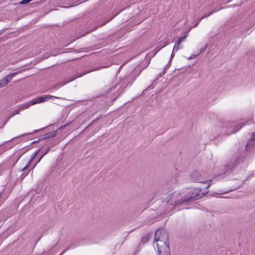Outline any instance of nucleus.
<instances>
[{
  "label": "nucleus",
  "mask_w": 255,
  "mask_h": 255,
  "mask_svg": "<svg viewBox=\"0 0 255 255\" xmlns=\"http://www.w3.org/2000/svg\"><path fill=\"white\" fill-rule=\"evenodd\" d=\"M154 243H169L168 233L165 230H157L155 233Z\"/></svg>",
  "instance_id": "f257e3e1"
},
{
  "label": "nucleus",
  "mask_w": 255,
  "mask_h": 255,
  "mask_svg": "<svg viewBox=\"0 0 255 255\" xmlns=\"http://www.w3.org/2000/svg\"><path fill=\"white\" fill-rule=\"evenodd\" d=\"M155 246L157 247L158 255H170L169 243H153V246Z\"/></svg>",
  "instance_id": "f03ea898"
},
{
  "label": "nucleus",
  "mask_w": 255,
  "mask_h": 255,
  "mask_svg": "<svg viewBox=\"0 0 255 255\" xmlns=\"http://www.w3.org/2000/svg\"><path fill=\"white\" fill-rule=\"evenodd\" d=\"M52 96L49 95H45L37 97L31 100L29 103H26L23 105V109L28 108L30 105H33L36 104L41 103L47 101L51 99Z\"/></svg>",
  "instance_id": "7ed1b4c3"
},
{
  "label": "nucleus",
  "mask_w": 255,
  "mask_h": 255,
  "mask_svg": "<svg viewBox=\"0 0 255 255\" xmlns=\"http://www.w3.org/2000/svg\"><path fill=\"white\" fill-rule=\"evenodd\" d=\"M197 191H195V192H193L189 196H187L186 199L183 200L180 203H178L177 201L175 202L176 205H178L179 204H181L182 203L189 201V200H196L198 199L201 197V196L200 195L199 193H197Z\"/></svg>",
  "instance_id": "20e7f679"
},
{
  "label": "nucleus",
  "mask_w": 255,
  "mask_h": 255,
  "mask_svg": "<svg viewBox=\"0 0 255 255\" xmlns=\"http://www.w3.org/2000/svg\"><path fill=\"white\" fill-rule=\"evenodd\" d=\"M17 72L13 73L5 77L3 79L0 80V88L6 86L10 81L11 80L13 76L15 75Z\"/></svg>",
  "instance_id": "39448f33"
},
{
  "label": "nucleus",
  "mask_w": 255,
  "mask_h": 255,
  "mask_svg": "<svg viewBox=\"0 0 255 255\" xmlns=\"http://www.w3.org/2000/svg\"><path fill=\"white\" fill-rule=\"evenodd\" d=\"M187 35H185L183 37H180L177 41V45L175 46L173 48V50H175V51H177L179 49L182 48L183 46L180 45V43L186 38Z\"/></svg>",
  "instance_id": "423d86ee"
},
{
  "label": "nucleus",
  "mask_w": 255,
  "mask_h": 255,
  "mask_svg": "<svg viewBox=\"0 0 255 255\" xmlns=\"http://www.w3.org/2000/svg\"><path fill=\"white\" fill-rule=\"evenodd\" d=\"M56 135V131H51L48 133H46L44 137L42 138V139H45L47 138H49L50 137H54Z\"/></svg>",
  "instance_id": "0eeeda50"
},
{
  "label": "nucleus",
  "mask_w": 255,
  "mask_h": 255,
  "mask_svg": "<svg viewBox=\"0 0 255 255\" xmlns=\"http://www.w3.org/2000/svg\"><path fill=\"white\" fill-rule=\"evenodd\" d=\"M151 236L152 234H148L141 238L140 242L144 244L149 241V240L151 238Z\"/></svg>",
  "instance_id": "6e6552de"
},
{
  "label": "nucleus",
  "mask_w": 255,
  "mask_h": 255,
  "mask_svg": "<svg viewBox=\"0 0 255 255\" xmlns=\"http://www.w3.org/2000/svg\"><path fill=\"white\" fill-rule=\"evenodd\" d=\"M40 149H38L36 151H35V152L33 154V155H32L31 158V160L29 162V163H30V162H31V160H32L34 157L37 155V154L40 152Z\"/></svg>",
  "instance_id": "1a4fd4ad"
},
{
  "label": "nucleus",
  "mask_w": 255,
  "mask_h": 255,
  "mask_svg": "<svg viewBox=\"0 0 255 255\" xmlns=\"http://www.w3.org/2000/svg\"><path fill=\"white\" fill-rule=\"evenodd\" d=\"M237 165V164H234V165L228 164L226 165V167L228 168V169L232 170L233 168Z\"/></svg>",
  "instance_id": "9d476101"
},
{
  "label": "nucleus",
  "mask_w": 255,
  "mask_h": 255,
  "mask_svg": "<svg viewBox=\"0 0 255 255\" xmlns=\"http://www.w3.org/2000/svg\"><path fill=\"white\" fill-rule=\"evenodd\" d=\"M32 0H22L20 2V4H27L28 3V2H29L30 1H31Z\"/></svg>",
  "instance_id": "9b49d317"
},
{
  "label": "nucleus",
  "mask_w": 255,
  "mask_h": 255,
  "mask_svg": "<svg viewBox=\"0 0 255 255\" xmlns=\"http://www.w3.org/2000/svg\"><path fill=\"white\" fill-rule=\"evenodd\" d=\"M199 53L197 54H192L189 57V59H194V58H195L196 57H197L198 55H199Z\"/></svg>",
  "instance_id": "f8f14e48"
},
{
  "label": "nucleus",
  "mask_w": 255,
  "mask_h": 255,
  "mask_svg": "<svg viewBox=\"0 0 255 255\" xmlns=\"http://www.w3.org/2000/svg\"><path fill=\"white\" fill-rule=\"evenodd\" d=\"M241 128V127H240V128H237L236 129H234L231 132H230L229 133H228V134H233V133H236L237 131H239V129Z\"/></svg>",
  "instance_id": "ddd939ff"
},
{
  "label": "nucleus",
  "mask_w": 255,
  "mask_h": 255,
  "mask_svg": "<svg viewBox=\"0 0 255 255\" xmlns=\"http://www.w3.org/2000/svg\"><path fill=\"white\" fill-rule=\"evenodd\" d=\"M250 139L251 140H255V132H253L251 135V137L250 138Z\"/></svg>",
  "instance_id": "4468645a"
},
{
  "label": "nucleus",
  "mask_w": 255,
  "mask_h": 255,
  "mask_svg": "<svg viewBox=\"0 0 255 255\" xmlns=\"http://www.w3.org/2000/svg\"><path fill=\"white\" fill-rule=\"evenodd\" d=\"M66 125H65V126H61L59 128V129H63L65 127H66Z\"/></svg>",
  "instance_id": "2eb2a0df"
},
{
  "label": "nucleus",
  "mask_w": 255,
  "mask_h": 255,
  "mask_svg": "<svg viewBox=\"0 0 255 255\" xmlns=\"http://www.w3.org/2000/svg\"><path fill=\"white\" fill-rule=\"evenodd\" d=\"M39 141V139L38 140H37V141H33L31 143H32V144H34V143H36V142H38Z\"/></svg>",
  "instance_id": "dca6fc26"
},
{
  "label": "nucleus",
  "mask_w": 255,
  "mask_h": 255,
  "mask_svg": "<svg viewBox=\"0 0 255 255\" xmlns=\"http://www.w3.org/2000/svg\"><path fill=\"white\" fill-rule=\"evenodd\" d=\"M27 166H28V165H27L26 166H25V167H24L22 169V170L23 171V170H25V169L27 168Z\"/></svg>",
  "instance_id": "f3484780"
},
{
  "label": "nucleus",
  "mask_w": 255,
  "mask_h": 255,
  "mask_svg": "<svg viewBox=\"0 0 255 255\" xmlns=\"http://www.w3.org/2000/svg\"><path fill=\"white\" fill-rule=\"evenodd\" d=\"M98 119H95L93 121L92 123H94L98 120Z\"/></svg>",
  "instance_id": "a211bd4d"
},
{
  "label": "nucleus",
  "mask_w": 255,
  "mask_h": 255,
  "mask_svg": "<svg viewBox=\"0 0 255 255\" xmlns=\"http://www.w3.org/2000/svg\"><path fill=\"white\" fill-rule=\"evenodd\" d=\"M210 186V184H209L206 187V188H208Z\"/></svg>",
  "instance_id": "6ab92c4d"
},
{
  "label": "nucleus",
  "mask_w": 255,
  "mask_h": 255,
  "mask_svg": "<svg viewBox=\"0 0 255 255\" xmlns=\"http://www.w3.org/2000/svg\"><path fill=\"white\" fill-rule=\"evenodd\" d=\"M14 116V114H12L10 117H8V119H9L11 117Z\"/></svg>",
  "instance_id": "aec40b11"
},
{
  "label": "nucleus",
  "mask_w": 255,
  "mask_h": 255,
  "mask_svg": "<svg viewBox=\"0 0 255 255\" xmlns=\"http://www.w3.org/2000/svg\"><path fill=\"white\" fill-rule=\"evenodd\" d=\"M212 13H213V11H212V12H210V13L208 14V15H209L211 14Z\"/></svg>",
  "instance_id": "412c9836"
},
{
  "label": "nucleus",
  "mask_w": 255,
  "mask_h": 255,
  "mask_svg": "<svg viewBox=\"0 0 255 255\" xmlns=\"http://www.w3.org/2000/svg\"><path fill=\"white\" fill-rule=\"evenodd\" d=\"M193 181H194L198 182V181H197V180H194V179H193Z\"/></svg>",
  "instance_id": "4be33fe9"
},
{
  "label": "nucleus",
  "mask_w": 255,
  "mask_h": 255,
  "mask_svg": "<svg viewBox=\"0 0 255 255\" xmlns=\"http://www.w3.org/2000/svg\"><path fill=\"white\" fill-rule=\"evenodd\" d=\"M38 130H35L34 132H36Z\"/></svg>",
  "instance_id": "5701e85b"
},
{
  "label": "nucleus",
  "mask_w": 255,
  "mask_h": 255,
  "mask_svg": "<svg viewBox=\"0 0 255 255\" xmlns=\"http://www.w3.org/2000/svg\"><path fill=\"white\" fill-rule=\"evenodd\" d=\"M8 120V119H7V120L5 122H4V123H6V122H7V121Z\"/></svg>",
  "instance_id": "b1692460"
},
{
  "label": "nucleus",
  "mask_w": 255,
  "mask_h": 255,
  "mask_svg": "<svg viewBox=\"0 0 255 255\" xmlns=\"http://www.w3.org/2000/svg\"><path fill=\"white\" fill-rule=\"evenodd\" d=\"M42 156L40 157V159H39V161L40 160V159L42 158Z\"/></svg>",
  "instance_id": "393cba45"
}]
</instances>
